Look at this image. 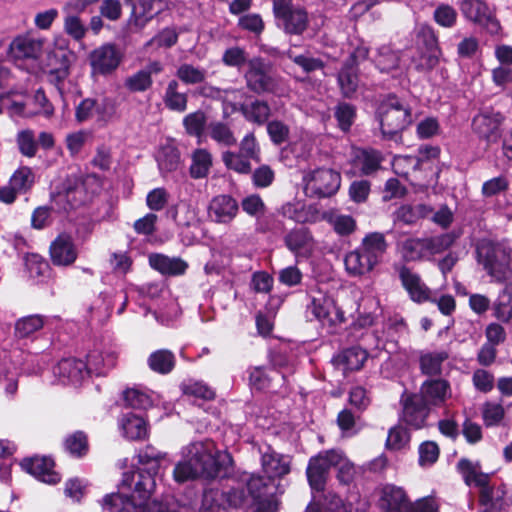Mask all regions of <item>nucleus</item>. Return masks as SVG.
<instances>
[{
  "instance_id": "obj_7",
  "label": "nucleus",
  "mask_w": 512,
  "mask_h": 512,
  "mask_svg": "<svg viewBox=\"0 0 512 512\" xmlns=\"http://www.w3.org/2000/svg\"><path fill=\"white\" fill-rule=\"evenodd\" d=\"M304 193L311 198H326L334 195L341 184L340 173L331 168H317L304 173Z\"/></svg>"
},
{
  "instance_id": "obj_9",
  "label": "nucleus",
  "mask_w": 512,
  "mask_h": 512,
  "mask_svg": "<svg viewBox=\"0 0 512 512\" xmlns=\"http://www.w3.org/2000/svg\"><path fill=\"white\" fill-rule=\"evenodd\" d=\"M307 310L324 326L333 327L345 319L344 313L335 305L334 300L321 293L312 296Z\"/></svg>"
},
{
  "instance_id": "obj_13",
  "label": "nucleus",
  "mask_w": 512,
  "mask_h": 512,
  "mask_svg": "<svg viewBox=\"0 0 512 512\" xmlns=\"http://www.w3.org/2000/svg\"><path fill=\"white\" fill-rule=\"evenodd\" d=\"M261 453V465L264 473L267 475L269 480H265L271 492L273 493V487L270 485V480L273 478H281L290 472V458L286 455H282L274 451L270 446H264L260 448Z\"/></svg>"
},
{
  "instance_id": "obj_64",
  "label": "nucleus",
  "mask_w": 512,
  "mask_h": 512,
  "mask_svg": "<svg viewBox=\"0 0 512 512\" xmlns=\"http://www.w3.org/2000/svg\"><path fill=\"white\" fill-rule=\"evenodd\" d=\"M334 459L337 460L335 468L337 469L338 480L344 484L351 482L355 474L354 465L341 451H339L338 456H334Z\"/></svg>"
},
{
  "instance_id": "obj_48",
  "label": "nucleus",
  "mask_w": 512,
  "mask_h": 512,
  "mask_svg": "<svg viewBox=\"0 0 512 512\" xmlns=\"http://www.w3.org/2000/svg\"><path fill=\"white\" fill-rule=\"evenodd\" d=\"M324 219L332 225L334 230L340 235H349L356 227L355 220L350 215H343L337 211L325 213Z\"/></svg>"
},
{
  "instance_id": "obj_24",
  "label": "nucleus",
  "mask_w": 512,
  "mask_h": 512,
  "mask_svg": "<svg viewBox=\"0 0 512 512\" xmlns=\"http://www.w3.org/2000/svg\"><path fill=\"white\" fill-rule=\"evenodd\" d=\"M117 362V354L115 351L106 349H94L87 355L85 364L89 375L95 374L97 376L105 375L111 370Z\"/></svg>"
},
{
  "instance_id": "obj_4",
  "label": "nucleus",
  "mask_w": 512,
  "mask_h": 512,
  "mask_svg": "<svg viewBox=\"0 0 512 512\" xmlns=\"http://www.w3.org/2000/svg\"><path fill=\"white\" fill-rule=\"evenodd\" d=\"M97 181L96 176L70 175L60 189L52 195V203L59 210L67 212L76 209L90 200L88 186Z\"/></svg>"
},
{
  "instance_id": "obj_60",
  "label": "nucleus",
  "mask_w": 512,
  "mask_h": 512,
  "mask_svg": "<svg viewBox=\"0 0 512 512\" xmlns=\"http://www.w3.org/2000/svg\"><path fill=\"white\" fill-rule=\"evenodd\" d=\"M17 145L24 156L34 157L36 155L37 142L32 130L26 129L19 131L17 134Z\"/></svg>"
},
{
  "instance_id": "obj_51",
  "label": "nucleus",
  "mask_w": 512,
  "mask_h": 512,
  "mask_svg": "<svg viewBox=\"0 0 512 512\" xmlns=\"http://www.w3.org/2000/svg\"><path fill=\"white\" fill-rule=\"evenodd\" d=\"M125 403L134 409H147L152 405L150 395L138 388H129L123 394Z\"/></svg>"
},
{
  "instance_id": "obj_1",
  "label": "nucleus",
  "mask_w": 512,
  "mask_h": 512,
  "mask_svg": "<svg viewBox=\"0 0 512 512\" xmlns=\"http://www.w3.org/2000/svg\"><path fill=\"white\" fill-rule=\"evenodd\" d=\"M155 489L156 480L151 473L124 474L119 492L103 497L102 509L106 512H187L185 505L175 502L148 504Z\"/></svg>"
},
{
  "instance_id": "obj_44",
  "label": "nucleus",
  "mask_w": 512,
  "mask_h": 512,
  "mask_svg": "<svg viewBox=\"0 0 512 512\" xmlns=\"http://www.w3.org/2000/svg\"><path fill=\"white\" fill-rule=\"evenodd\" d=\"M207 134L218 145L223 147H231L237 142V139L228 124L221 121L210 122L207 126Z\"/></svg>"
},
{
  "instance_id": "obj_46",
  "label": "nucleus",
  "mask_w": 512,
  "mask_h": 512,
  "mask_svg": "<svg viewBox=\"0 0 512 512\" xmlns=\"http://www.w3.org/2000/svg\"><path fill=\"white\" fill-rule=\"evenodd\" d=\"M207 75L205 68L189 63L181 64L176 70L177 78L186 85L201 84L206 80Z\"/></svg>"
},
{
  "instance_id": "obj_41",
  "label": "nucleus",
  "mask_w": 512,
  "mask_h": 512,
  "mask_svg": "<svg viewBox=\"0 0 512 512\" xmlns=\"http://www.w3.org/2000/svg\"><path fill=\"white\" fill-rule=\"evenodd\" d=\"M493 310L494 316L502 322L507 323L512 319V282L507 283L500 291Z\"/></svg>"
},
{
  "instance_id": "obj_32",
  "label": "nucleus",
  "mask_w": 512,
  "mask_h": 512,
  "mask_svg": "<svg viewBox=\"0 0 512 512\" xmlns=\"http://www.w3.org/2000/svg\"><path fill=\"white\" fill-rule=\"evenodd\" d=\"M422 34L426 38V51L421 55L416 67L421 70H430L438 64L440 51L437 39L429 27L422 28Z\"/></svg>"
},
{
  "instance_id": "obj_45",
  "label": "nucleus",
  "mask_w": 512,
  "mask_h": 512,
  "mask_svg": "<svg viewBox=\"0 0 512 512\" xmlns=\"http://www.w3.org/2000/svg\"><path fill=\"white\" fill-rule=\"evenodd\" d=\"M147 363L152 371L159 374H168L175 366V356L169 350L160 349L150 354Z\"/></svg>"
},
{
  "instance_id": "obj_31",
  "label": "nucleus",
  "mask_w": 512,
  "mask_h": 512,
  "mask_svg": "<svg viewBox=\"0 0 512 512\" xmlns=\"http://www.w3.org/2000/svg\"><path fill=\"white\" fill-rule=\"evenodd\" d=\"M368 353L361 347L355 346L343 350L333 358V362L337 367L346 370H359L367 360Z\"/></svg>"
},
{
  "instance_id": "obj_43",
  "label": "nucleus",
  "mask_w": 512,
  "mask_h": 512,
  "mask_svg": "<svg viewBox=\"0 0 512 512\" xmlns=\"http://www.w3.org/2000/svg\"><path fill=\"white\" fill-rule=\"evenodd\" d=\"M398 251L405 261H417L427 256L425 238H408L398 243Z\"/></svg>"
},
{
  "instance_id": "obj_12",
  "label": "nucleus",
  "mask_w": 512,
  "mask_h": 512,
  "mask_svg": "<svg viewBox=\"0 0 512 512\" xmlns=\"http://www.w3.org/2000/svg\"><path fill=\"white\" fill-rule=\"evenodd\" d=\"M247 86L256 93L274 92L275 79L268 73V66L261 58L248 61V70L245 73Z\"/></svg>"
},
{
  "instance_id": "obj_20",
  "label": "nucleus",
  "mask_w": 512,
  "mask_h": 512,
  "mask_svg": "<svg viewBox=\"0 0 512 512\" xmlns=\"http://www.w3.org/2000/svg\"><path fill=\"white\" fill-rule=\"evenodd\" d=\"M415 395L422 397V401L429 408L441 407L451 395L450 385L442 379L427 380L421 385L420 392Z\"/></svg>"
},
{
  "instance_id": "obj_27",
  "label": "nucleus",
  "mask_w": 512,
  "mask_h": 512,
  "mask_svg": "<svg viewBox=\"0 0 512 512\" xmlns=\"http://www.w3.org/2000/svg\"><path fill=\"white\" fill-rule=\"evenodd\" d=\"M439 150L436 147L425 146L419 149L420 157L417 156H396L393 159L392 167L396 174L407 176L410 170L419 168L421 160L424 158L436 157Z\"/></svg>"
},
{
  "instance_id": "obj_18",
  "label": "nucleus",
  "mask_w": 512,
  "mask_h": 512,
  "mask_svg": "<svg viewBox=\"0 0 512 512\" xmlns=\"http://www.w3.org/2000/svg\"><path fill=\"white\" fill-rule=\"evenodd\" d=\"M502 116L499 113H481L473 119V130L488 144L498 141L500 138V125Z\"/></svg>"
},
{
  "instance_id": "obj_15",
  "label": "nucleus",
  "mask_w": 512,
  "mask_h": 512,
  "mask_svg": "<svg viewBox=\"0 0 512 512\" xmlns=\"http://www.w3.org/2000/svg\"><path fill=\"white\" fill-rule=\"evenodd\" d=\"M378 505L383 512H410L411 501L403 488L385 485L381 491Z\"/></svg>"
},
{
  "instance_id": "obj_42",
  "label": "nucleus",
  "mask_w": 512,
  "mask_h": 512,
  "mask_svg": "<svg viewBox=\"0 0 512 512\" xmlns=\"http://www.w3.org/2000/svg\"><path fill=\"white\" fill-rule=\"evenodd\" d=\"M285 243L289 250L300 255L309 253L313 247L312 237L304 228L293 230L287 234Z\"/></svg>"
},
{
  "instance_id": "obj_34",
  "label": "nucleus",
  "mask_w": 512,
  "mask_h": 512,
  "mask_svg": "<svg viewBox=\"0 0 512 512\" xmlns=\"http://www.w3.org/2000/svg\"><path fill=\"white\" fill-rule=\"evenodd\" d=\"M461 10L466 18L481 24L492 23L497 26L492 18V12L488 5L482 0H464Z\"/></svg>"
},
{
  "instance_id": "obj_59",
  "label": "nucleus",
  "mask_w": 512,
  "mask_h": 512,
  "mask_svg": "<svg viewBox=\"0 0 512 512\" xmlns=\"http://www.w3.org/2000/svg\"><path fill=\"white\" fill-rule=\"evenodd\" d=\"M66 450L73 456L81 457L88 450L87 437L82 432H75L65 440Z\"/></svg>"
},
{
  "instance_id": "obj_52",
  "label": "nucleus",
  "mask_w": 512,
  "mask_h": 512,
  "mask_svg": "<svg viewBox=\"0 0 512 512\" xmlns=\"http://www.w3.org/2000/svg\"><path fill=\"white\" fill-rule=\"evenodd\" d=\"M183 394L203 400H211L215 397L214 390L202 381H188L181 385Z\"/></svg>"
},
{
  "instance_id": "obj_6",
  "label": "nucleus",
  "mask_w": 512,
  "mask_h": 512,
  "mask_svg": "<svg viewBox=\"0 0 512 512\" xmlns=\"http://www.w3.org/2000/svg\"><path fill=\"white\" fill-rule=\"evenodd\" d=\"M377 116L382 134L388 137L394 136L412 123L409 107L394 95L380 103Z\"/></svg>"
},
{
  "instance_id": "obj_33",
  "label": "nucleus",
  "mask_w": 512,
  "mask_h": 512,
  "mask_svg": "<svg viewBox=\"0 0 512 512\" xmlns=\"http://www.w3.org/2000/svg\"><path fill=\"white\" fill-rule=\"evenodd\" d=\"M151 267L162 274L180 275L183 274L188 265L180 258H170L162 254H152L149 256Z\"/></svg>"
},
{
  "instance_id": "obj_36",
  "label": "nucleus",
  "mask_w": 512,
  "mask_h": 512,
  "mask_svg": "<svg viewBox=\"0 0 512 512\" xmlns=\"http://www.w3.org/2000/svg\"><path fill=\"white\" fill-rule=\"evenodd\" d=\"M353 161L363 174L368 175L380 167L382 156L374 149H357L354 151Z\"/></svg>"
},
{
  "instance_id": "obj_28",
  "label": "nucleus",
  "mask_w": 512,
  "mask_h": 512,
  "mask_svg": "<svg viewBox=\"0 0 512 512\" xmlns=\"http://www.w3.org/2000/svg\"><path fill=\"white\" fill-rule=\"evenodd\" d=\"M118 425L122 436L128 440H140L147 435L146 421L135 413L128 412L122 414Z\"/></svg>"
},
{
  "instance_id": "obj_49",
  "label": "nucleus",
  "mask_w": 512,
  "mask_h": 512,
  "mask_svg": "<svg viewBox=\"0 0 512 512\" xmlns=\"http://www.w3.org/2000/svg\"><path fill=\"white\" fill-rule=\"evenodd\" d=\"M244 117L259 125L264 124L270 116V107L266 102L256 100L249 105L242 106Z\"/></svg>"
},
{
  "instance_id": "obj_17",
  "label": "nucleus",
  "mask_w": 512,
  "mask_h": 512,
  "mask_svg": "<svg viewBox=\"0 0 512 512\" xmlns=\"http://www.w3.org/2000/svg\"><path fill=\"white\" fill-rule=\"evenodd\" d=\"M21 466L26 472L44 483L56 484L60 481L58 473L53 470L54 462L49 457L34 456L23 460Z\"/></svg>"
},
{
  "instance_id": "obj_62",
  "label": "nucleus",
  "mask_w": 512,
  "mask_h": 512,
  "mask_svg": "<svg viewBox=\"0 0 512 512\" xmlns=\"http://www.w3.org/2000/svg\"><path fill=\"white\" fill-rule=\"evenodd\" d=\"M183 124L190 135L200 137L206 124V115L202 111L190 113L183 119Z\"/></svg>"
},
{
  "instance_id": "obj_61",
  "label": "nucleus",
  "mask_w": 512,
  "mask_h": 512,
  "mask_svg": "<svg viewBox=\"0 0 512 512\" xmlns=\"http://www.w3.org/2000/svg\"><path fill=\"white\" fill-rule=\"evenodd\" d=\"M430 212L431 210L424 205L417 206L416 211L409 205H403L395 212V221L412 224L416 221L418 214L426 217Z\"/></svg>"
},
{
  "instance_id": "obj_63",
  "label": "nucleus",
  "mask_w": 512,
  "mask_h": 512,
  "mask_svg": "<svg viewBox=\"0 0 512 512\" xmlns=\"http://www.w3.org/2000/svg\"><path fill=\"white\" fill-rule=\"evenodd\" d=\"M152 85V78L148 71L139 70L125 81V86L132 92H143Z\"/></svg>"
},
{
  "instance_id": "obj_58",
  "label": "nucleus",
  "mask_w": 512,
  "mask_h": 512,
  "mask_svg": "<svg viewBox=\"0 0 512 512\" xmlns=\"http://www.w3.org/2000/svg\"><path fill=\"white\" fill-rule=\"evenodd\" d=\"M5 108L11 117L25 116L30 114L25 112L24 96L21 94L2 95V109Z\"/></svg>"
},
{
  "instance_id": "obj_21",
  "label": "nucleus",
  "mask_w": 512,
  "mask_h": 512,
  "mask_svg": "<svg viewBox=\"0 0 512 512\" xmlns=\"http://www.w3.org/2000/svg\"><path fill=\"white\" fill-rule=\"evenodd\" d=\"M399 277L402 285L414 302H425L431 300V291L422 281L421 277L406 266L399 269Z\"/></svg>"
},
{
  "instance_id": "obj_55",
  "label": "nucleus",
  "mask_w": 512,
  "mask_h": 512,
  "mask_svg": "<svg viewBox=\"0 0 512 512\" xmlns=\"http://www.w3.org/2000/svg\"><path fill=\"white\" fill-rule=\"evenodd\" d=\"M482 416L487 427L498 426L505 416V409L500 403L486 402L482 408Z\"/></svg>"
},
{
  "instance_id": "obj_47",
  "label": "nucleus",
  "mask_w": 512,
  "mask_h": 512,
  "mask_svg": "<svg viewBox=\"0 0 512 512\" xmlns=\"http://www.w3.org/2000/svg\"><path fill=\"white\" fill-rule=\"evenodd\" d=\"M156 159L162 172H172L180 164V153L173 145H165L158 151Z\"/></svg>"
},
{
  "instance_id": "obj_22",
  "label": "nucleus",
  "mask_w": 512,
  "mask_h": 512,
  "mask_svg": "<svg viewBox=\"0 0 512 512\" xmlns=\"http://www.w3.org/2000/svg\"><path fill=\"white\" fill-rule=\"evenodd\" d=\"M50 255L53 264L69 266L77 259V249L71 238L66 234L59 235L50 246Z\"/></svg>"
},
{
  "instance_id": "obj_50",
  "label": "nucleus",
  "mask_w": 512,
  "mask_h": 512,
  "mask_svg": "<svg viewBox=\"0 0 512 512\" xmlns=\"http://www.w3.org/2000/svg\"><path fill=\"white\" fill-rule=\"evenodd\" d=\"M163 457H164V455L161 454L160 452H156L151 449H146L145 451H143L139 454V463L147 466L148 468L147 469L139 468L136 471H127V472H124L123 475L124 474L131 475V474H138L140 472H145V473H151L153 478L155 479V475L159 469L160 460Z\"/></svg>"
},
{
  "instance_id": "obj_8",
  "label": "nucleus",
  "mask_w": 512,
  "mask_h": 512,
  "mask_svg": "<svg viewBox=\"0 0 512 512\" xmlns=\"http://www.w3.org/2000/svg\"><path fill=\"white\" fill-rule=\"evenodd\" d=\"M339 450H328L312 457L307 467V478L312 490L322 492L331 467H335L334 456H338Z\"/></svg>"
},
{
  "instance_id": "obj_25",
  "label": "nucleus",
  "mask_w": 512,
  "mask_h": 512,
  "mask_svg": "<svg viewBox=\"0 0 512 512\" xmlns=\"http://www.w3.org/2000/svg\"><path fill=\"white\" fill-rule=\"evenodd\" d=\"M238 203L229 195L214 197L209 205V216L218 223H229L238 212Z\"/></svg>"
},
{
  "instance_id": "obj_53",
  "label": "nucleus",
  "mask_w": 512,
  "mask_h": 512,
  "mask_svg": "<svg viewBox=\"0 0 512 512\" xmlns=\"http://www.w3.org/2000/svg\"><path fill=\"white\" fill-rule=\"evenodd\" d=\"M375 62L381 72H390L398 67L399 56L389 46H383L379 48Z\"/></svg>"
},
{
  "instance_id": "obj_19",
  "label": "nucleus",
  "mask_w": 512,
  "mask_h": 512,
  "mask_svg": "<svg viewBox=\"0 0 512 512\" xmlns=\"http://www.w3.org/2000/svg\"><path fill=\"white\" fill-rule=\"evenodd\" d=\"M357 248L374 267H377L383 261L388 243L383 233L371 232L365 235Z\"/></svg>"
},
{
  "instance_id": "obj_39",
  "label": "nucleus",
  "mask_w": 512,
  "mask_h": 512,
  "mask_svg": "<svg viewBox=\"0 0 512 512\" xmlns=\"http://www.w3.org/2000/svg\"><path fill=\"white\" fill-rule=\"evenodd\" d=\"M165 106L172 111L182 113L187 109L188 97L186 93L179 91V83L171 80L163 96Z\"/></svg>"
},
{
  "instance_id": "obj_14",
  "label": "nucleus",
  "mask_w": 512,
  "mask_h": 512,
  "mask_svg": "<svg viewBox=\"0 0 512 512\" xmlns=\"http://www.w3.org/2000/svg\"><path fill=\"white\" fill-rule=\"evenodd\" d=\"M44 39L32 32L18 35L9 46V55L15 59H37L43 51Z\"/></svg>"
},
{
  "instance_id": "obj_57",
  "label": "nucleus",
  "mask_w": 512,
  "mask_h": 512,
  "mask_svg": "<svg viewBox=\"0 0 512 512\" xmlns=\"http://www.w3.org/2000/svg\"><path fill=\"white\" fill-rule=\"evenodd\" d=\"M408 431L402 426L392 427L387 436L386 447L390 450H401L409 443Z\"/></svg>"
},
{
  "instance_id": "obj_5",
  "label": "nucleus",
  "mask_w": 512,
  "mask_h": 512,
  "mask_svg": "<svg viewBox=\"0 0 512 512\" xmlns=\"http://www.w3.org/2000/svg\"><path fill=\"white\" fill-rule=\"evenodd\" d=\"M476 252L478 263L493 281L503 282L511 276L510 255L503 246L482 240L477 245Z\"/></svg>"
},
{
  "instance_id": "obj_37",
  "label": "nucleus",
  "mask_w": 512,
  "mask_h": 512,
  "mask_svg": "<svg viewBox=\"0 0 512 512\" xmlns=\"http://www.w3.org/2000/svg\"><path fill=\"white\" fill-rule=\"evenodd\" d=\"M211 167L212 155L208 150L199 148L192 152L191 165L189 168V172L192 178L201 179L207 177Z\"/></svg>"
},
{
  "instance_id": "obj_30",
  "label": "nucleus",
  "mask_w": 512,
  "mask_h": 512,
  "mask_svg": "<svg viewBox=\"0 0 512 512\" xmlns=\"http://www.w3.org/2000/svg\"><path fill=\"white\" fill-rule=\"evenodd\" d=\"M278 25L288 34L300 35L308 25V15L303 8L295 7L278 20Z\"/></svg>"
},
{
  "instance_id": "obj_26",
  "label": "nucleus",
  "mask_w": 512,
  "mask_h": 512,
  "mask_svg": "<svg viewBox=\"0 0 512 512\" xmlns=\"http://www.w3.org/2000/svg\"><path fill=\"white\" fill-rule=\"evenodd\" d=\"M368 55V49L365 47L358 48L354 54L351 55L349 63H346L341 69L338 75V83L343 94L346 97L351 96L358 86V79L353 67L355 58H366Z\"/></svg>"
},
{
  "instance_id": "obj_23",
  "label": "nucleus",
  "mask_w": 512,
  "mask_h": 512,
  "mask_svg": "<svg viewBox=\"0 0 512 512\" xmlns=\"http://www.w3.org/2000/svg\"><path fill=\"white\" fill-rule=\"evenodd\" d=\"M429 413L430 408L422 401V397L412 394L405 399L402 417L406 424L416 429L422 428Z\"/></svg>"
},
{
  "instance_id": "obj_56",
  "label": "nucleus",
  "mask_w": 512,
  "mask_h": 512,
  "mask_svg": "<svg viewBox=\"0 0 512 512\" xmlns=\"http://www.w3.org/2000/svg\"><path fill=\"white\" fill-rule=\"evenodd\" d=\"M178 40V34L174 29L165 28L160 31L157 35H155L152 39H150L145 44V49L154 48H170L176 44Z\"/></svg>"
},
{
  "instance_id": "obj_54",
  "label": "nucleus",
  "mask_w": 512,
  "mask_h": 512,
  "mask_svg": "<svg viewBox=\"0 0 512 512\" xmlns=\"http://www.w3.org/2000/svg\"><path fill=\"white\" fill-rule=\"evenodd\" d=\"M225 166L237 173L247 174L251 170L249 159L241 153L226 151L222 154Z\"/></svg>"
},
{
  "instance_id": "obj_29",
  "label": "nucleus",
  "mask_w": 512,
  "mask_h": 512,
  "mask_svg": "<svg viewBox=\"0 0 512 512\" xmlns=\"http://www.w3.org/2000/svg\"><path fill=\"white\" fill-rule=\"evenodd\" d=\"M282 215L297 223H312L318 219V210L313 205H306L301 201L286 203L281 209Z\"/></svg>"
},
{
  "instance_id": "obj_35",
  "label": "nucleus",
  "mask_w": 512,
  "mask_h": 512,
  "mask_svg": "<svg viewBox=\"0 0 512 512\" xmlns=\"http://www.w3.org/2000/svg\"><path fill=\"white\" fill-rule=\"evenodd\" d=\"M345 270L349 276H364L375 269L358 248L348 252L344 257Z\"/></svg>"
},
{
  "instance_id": "obj_11",
  "label": "nucleus",
  "mask_w": 512,
  "mask_h": 512,
  "mask_svg": "<svg viewBox=\"0 0 512 512\" xmlns=\"http://www.w3.org/2000/svg\"><path fill=\"white\" fill-rule=\"evenodd\" d=\"M55 381L63 385H79L89 375L84 361L76 358H65L53 368Z\"/></svg>"
},
{
  "instance_id": "obj_16",
  "label": "nucleus",
  "mask_w": 512,
  "mask_h": 512,
  "mask_svg": "<svg viewBox=\"0 0 512 512\" xmlns=\"http://www.w3.org/2000/svg\"><path fill=\"white\" fill-rule=\"evenodd\" d=\"M34 183V174L29 167H20L11 176L8 185L2 188V202L11 204L18 194L26 193Z\"/></svg>"
},
{
  "instance_id": "obj_38",
  "label": "nucleus",
  "mask_w": 512,
  "mask_h": 512,
  "mask_svg": "<svg viewBox=\"0 0 512 512\" xmlns=\"http://www.w3.org/2000/svg\"><path fill=\"white\" fill-rule=\"evenodd\" d=\"M448 359L446 351L421 352L419 357L421 372L425 375L435 376L441 374L442 364Z\"/></svg>"
},
{
  "instance_id": "obj_40",
  "label": "nucleus",
  "mask_w": 512,
  "mask_h": 512,
  "mask_svg": "<svg viewBox=\"0 0 512 512\" xmlns=\"http://www.w3.org/2000/svg\"><path fill=\"white\" fill-rule=\"evenodd\" d=\"M48 318L41 314H33L18 319L15 323V336L28 338L41 330Z\"/></svg>"
},
{
  "instance_id": "obj_2",
  "label": "nucleus",
  "mask_w": 512,
  "mask_h": 512,
  "mask_svg": "<svg viewBox=\"0 0 512 512\" xmlns=\"http://www.w3.org/2000/svg\"><path fill=\"white\" fill-rule=\"evenodd\" d=\"M226 460L229 462L230 456L218 451L212 440L192 441L182 447L181 460L175 464L173 479L184 483L200 477L213 478Z\"/></svg>"
},
{
  "instance_id": "obj_3",
  "label": "nucleus",
  "mask_w": 512,
  "mask_h": 512,
  "mask_svg": "<svg viewBox=\"0 0 512 512\" xmlns=\"http://www.w3.org/2000/svg\"><path fill=\"white\" fill-rule=\"evenodd\" d=\"M247 490L248 496L240 489H232L222 496L232 508L250 505L255 507V512H277V501L263 477L250 476L247 480Z\"/></svg>"
},
{
  "instance_id": "obj_10",
  "label": "nucleus",
  "mask_w": 512,
  "mask_h": 512,
  "mask_svg": "<svg viewBox=\"0 0 512 512\" xmlns=\"http://www.w3.org/2000/svg\"><path fill=\"white\" fill-rule=\"evenodd\" d=\"M122 58V51L116 45L108 43L93 50L89 60L94 72L105 75L116 70Z\"/></svg>"
}]
</instances>
